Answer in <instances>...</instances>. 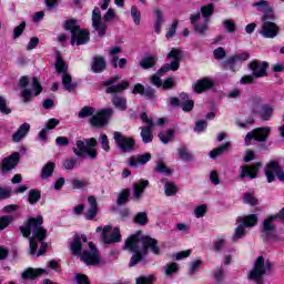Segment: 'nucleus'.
<instances>
[{
	"label": "nucleus",
	"mask_w": 284,
	"mask_h": 284,
	"mask_svg": "<svg viewBox=\"0 0 284 284\" xmlns=\"http://www.w3.org/2000/svg\"><path fill=\"white\" fill-rule=\"evenodd\" d=\"M183 57V53L179 49H172L168 55L166 59H172L170 63L164 64L161 67V69L158 71V74H165V72H176L179 68H181V59Z\"/></svg>",
	"instance_id": "obj_16"
},
{
	"label": "nucleus",
	"mask_w": 284,
	"mask_h": 284,
	"mask_svg": "<svg viewBox=\"0 0 284 284\" xmlns=\"http://www.w3.org/2000/svg\"><path fill=\"white\" fill-rule=\"evenodd\" d=\"M14 221V216L12 215H3L0 217V231L6 230L8 225H10Z\"/></svg>",
	"instance_id": "obj_47"
},
{
	"label": "nucleus",
	"mask_w": 284,
	"mask_h": 284,
	"mask_svg": "<svg viewBox=\"0 0 284 284\" xmlns=\"http://www.w3.org/2000/svg\"><path fill=\"white\" fill-rule=\"evenodd\" d=\"M97 139L91 138L84 141L78 140L75 142V148H73V152L75 156L83 159L84 156H90L91 159H95L98 156L97 153Z\"/></svg>",
	"instance_id": "obj_11"
},
{
	"label": "nucleus",
	"mask_w": 284,
	"mask_h": 284,
	"mask_svg": "<svg viewBox=\"0 0 284 284\" xmlns=\"http://www.w3.org/2000/svg\"><path fill=\"white\" fill-rule=\"evenodd\" d=\"M163 270H164L165 276H172V274H176V272H179V264L174 262L170 264H165Z\"/></svg>",
	"instance_id": "obj_45"
},
{
	"label": "nucleus",
	"mask_w": 284,
	"mask_h": 284,
	"mask_svg": "<svg viewBox=\"0 0 284 284\" xmlns=\"http://www.w3.org/2000/svg\"><path fill=\"white\" fill-rule=\"evenodd\" d=\"M276 19L273 12H267L262 17L263 23L262 29L260 30V34L264 37V39H274L278 37V26L272 21Z\"/></svg>",
	"instance_id": "obj_13"
},
{
	"label": "nucleus",
	"mask_w": 284,
	"mask_h": 284,
	"mask_svg": "<svg viewBox=\"0 0 284 284\" xmlns=\"http://www.w3.org/2000/svg\"><path fill=\"white\" fill-rule=\"evenodd\" d=\"M71 254L80 256V261L85 265H105V261L101 257V253L92 242H88L85 235H74L73 242L70 243Z\"/></svg>",
	"instance_id": "obj_3"
},
{
	"label": "nucleus",
	"mask_w": 284,
	"mask_h": 284,
	"mask_svg": "<svg viewBox=\"0 0 284 284\" xmlns=\"http://www.w3.org/2000/svg\"><path fill=\"white\" fill-rule=\"evenodd\" d=\"M21 154H19V152H16L10 156L4 158L1 164L2 172H10V170H14V168H17V165L19 164Z\"/></svg>",
	"instance_id": "obj_23"
},
{
	"label": "nucleus",
	"mask_w": 284,
	"mask_h": 284,
	"mask_svg": "<svg viewBox=\"0 0 284 284\" xmlns=\"http://www.w3.org/2000/svg\"><path fill=\"white\" fill-rule=\"evenodd\" d=\"M43 217L38 215L37 217L29 219L24 225L20 226V232L24 236V239L29 237V245H30V254L31 256H43L48 251V244L45 241V236L48 231L43 229Z\"/></svg>",
	"instance_id": "obj_1"
},
{
	"label": "nucleus",
	"mask_w": 284,
	"mask_h": 284,
	"mask_svg": "<svg viewBox=\"0 0 284 284\" xmlns=\"http://www.w3.org/2000/svg\"><path fill=\"white\" fill-rule=\"evenodd\" d=\"M156 61L158 59L154 55L145 57L140 61V68L143 70H150V68H154V65H156Z\"/></svg>",
	"instance_id": "obj_38"
},
{
	"label": "nucleus",
	"mask_w": 284,
	"mask_h": 284,
	"mask_svg": "<svg viewBox=\"0 0 284 284\" xmlns=\"http://www.w3.org/2000/svg\"><path fill=\"white\" fill-rule=\"evenodd\" d=\"M153 128L154 126H142L141 128L140 136L143 141V143H152V140L154 139V136L152 135Z\"/></svg>",
	"instance_id": "obj_37"
},
{
	"label": "nucleus",
	"mask_w": 284,
	"mask_h": 284,
	"mask_svg": "<svg viewBox=\"0 0 284 284\" xmlns=\"http://www.w3.org/2000/svg\"><path fill=\"white\" fill-rule=\"evenodd\" d=\"M40 200H41V192H39L38 190L29 191L28 201L31 205H34V203H39Z\"/></svg>",
	"instance_id": "obj_46"
},
{
	"label": "nucleus",
	"mask_w": 284,
	"mask_h": 284,
	"mask_svg": "<svg viewBox=\"0 0 284 284\" xmlns=\"http://www.w3.org/2000/svg\"><path fill=\"white\" fill-rule=\"evenodd\" d=\"M100 141L102 145V150H104V152H110V141H108V135L102 134L100 136Z\"/></svg>",
	"instance_id": "obj_60"
},
{
	"label": "nucleus",
	"mask_w": 284,
	"mask_h": 284,
	"mask_svg": "<svg viewBox=\"0 0 284 284\" xmlns=\"http://www.w3.org/2000/svg\"><path fill=\"white\" fill-rule=\"evenodd\" d=\"M88 203L90 205L89 210L85 213V219L88 221H92L97 214H99V204H97V197L94 196H89L88 197Z\"/></svg>",
	"instance_id": "obj_26"
},
{
	"label": "nucleus",
	"mask_w": 284,
	"mask_h": 284,
	"mask_svg": "<svg viewBox=\"0 0 284 284\" xmlns=\"http://www.w3.org/2000/svg\"><path fill=\"white\" fill-rule=\"evenodd\" d=\"M154 275L140 276L136 278V284H152Z\"/></svg>",
	"instance_id": "obj_58"
},
{
	"label": "nucleus",
	"mask_w": 284,
	"mask_h": 284,
	"mask_svg": "<svg viewBox=\"0 0 284 284\" xmlns=\"http://www.w3.org/2000/svg\"><path fill=\"white\" fill-rule=\"evenodd\" d=\"M239 224L233 234V241H239L247 234V227H254L258 223V216L256 214L245 215L236 220Z\"/></svg>",
	"instance_id": "obj_12"
},
{
	"label": "nucleus",
	"mask_w": 284,
	"mask_h": 284,
	"mask_svg": "<svg viewBox=\"0 0 284 284\" xmlns=\"http://www.w3.org/2000/svg\"><path fill=\"white\" fill-rule=\"evenodd\" d=\"M152 159V154L150 153H145V154H141V155H136L129 158V165L131 168H139V165H145L146 163H149V161Z\"/></svg>",
	"instance_id": "obj_25"
},
{
	"label": "nucleus",
	"mask_w": 284,
	"mask_h": 284,
	"mask_svg": "<svg viewBox=\"0 0 284 284\" xmlns=\"http://www.w3.org/2000/svg\"><path fill=\"white\" fill-rule=\"evenodd\" d=\"M113 139L115 141V145L121 150V152H134V145H136L134 139L128 138L118 131L113 133Z\"/></svg>",
	"instance_id": "obj_19"
},
{
	"label": "nucleus",
	"mask_w": 284,
	"mask_h": 284,
	"mask_svg": "<svg viewBox=\"0 0 284 284\" xmlns=\"http://www.w3.org/2000/svg\"><path fill=\"white\" fill-rule=\"evenodd\" d=\"M159 139L164 145H168V143L174 139V130L159 133Z\"/></svg>",
	"instance_id": "obj_42"
},
{
	"label": "nucleus",
	"mask_w": 284,
	"mask_h": 284,
	"mask_svg": "<svg viewBox=\"0 0 284 284\" xmlns=\"http://www.w3.org/2000/svg\"><path fill=\"white\" fill-rule=\"evenodd\" d=\"M55 70L58 74H62V85L67 92H74L77 90V83L72 82V75L68 73V64L58 54L55 62Z\"/></svg>",
	"instance_id": "obj_14"
},
{
	"label": "nucleus",
	"mask_w": 284,
	"mask_h": 284,
	"mask_svg": "<svg viewBox=\"0 0 284 284\" xmlns=\"http://www.w3.org/2000/svg\"><path fill=\"white\" fill-rule=\"evenodd\" d=\"M95 232H102L101 239L106 245H112V243H121V231L119 227L113 229L106 225L104 227L98 226Z\"/></svg>",
	"instance_id": "obj_17"
},
{
	"label": "nucleus",
	"mask_w": 284,
	"mask_h": 284,
	"mask_svg": "<svg viewBox=\"0 0 284 284\" xmlns=\"http://www.w3.org/2000/svg\"><path fill=\"white\" fill-rule=\"evenodd\" d=\"M212 85H214V82H212V80L202 79L193 84V90L197 94H201V92H205V90H210L212 88Z\"/></svg>",
	"instance_id": "obj_28"
},
{
	"label": "nucleus",
	"mask_w": 284,
	"mask_h": 284,
	"mask_svg": "<svg viewBox=\"0 0 284 284\" xmlns=\"http://www.w3.org/2000/svg\"><path fill=\"white\" fill-rule=\"evenodd\" d=\"M115 12L113 9H109L104 17H101V10L99 8L93 9L92 12V28L97 30L99 37H103L105 34V30H108V24L105 21H112Z\"/></svg>",
	"instance_id": "obj_10"
},
{
	"label": "nucleus",
	"mask_w": 284,
	"mask_h": 284,
	"mask_svg": "<svg viewBox=\"0 0 284 284\" xmlns=\"http://www.w3.org/2000/svg\"><path fill=\"white\" fill-rule=\"evenodd\" d=\"M230 149V142H226L222 145H220L217 149H214L213 151L210 152V158L211 159H216L217 156H221L225 150Z\"/></svg>",
	"instance_id": "obj_44"
},
{
	"label": "nucleus",
	"mask_w": 284,
	"mask_h": 284,
	"mask_svg": "<svg viewBox=\"0 0 284 284\" xmlns=\"http://www.w3.org/2000/svg\"><path fill=\"white\" fill-rule=\"evenodd\" d=\"M247 68L251 70L252 74L241 78L240 83H242V85L254 83V79H263L264 77H267L270 63L261 60H253L247 64Z\"/></svg>",
	"instance_id": "obj_8"
},
{
	"label": "nucleus",
	"mask_w": 284,
	"mask_h": 284,
	"mask_svg": "<svg viewBox=\"0 0 284 284\" xmlns=\"http://www.w3.org/2000/svg\"><path fill=\"white\" fill-rule=\"evenodd\" d=\"M201 12L203 18H201V13H195L191 14L190 20L197 34H205L210 23V17L211 14H214V4L210 3L202 7Z\"/></svg>",
	"instance_id": "obj_7"
},
{
	"label": "nucleus",
	"mask_w": 284,
	"mask_h": 284,
	"mask_svg": "<svg viewBox=\"0 0 284 284\" xmlns=\"http://www.w3.org/2000/svg\"><path fill=\"white\" fill-rule=\"evenodd\" d=\"M19 85L22 88L20 94L23 99V103H30L33 97H39V94L43 92V87L39 83L38 78H33L30 83V78L23 75L19 81Z\"/></svg>",
	"instance_id": "obj_6"
},
{
	"label": "nucleus",
	"mask_w": 284,
	"mask_h": 284,
	"mask_svg": "<svg viewBox=\"0 0 284 284\" xmlns=\"http://www.w3.org/2000/svg\"><path fill=\"white\" fill-rule=\"evenodd\" d=\"M150 185V181L142 180L135 184H133V200L139 201L141 196H143V192H145V189Z\"/></svg>",
	"instance_id": "obj_27"
},
{
	"label": "nucleus",
	"mask_w": 284,
	"mask_h": 284,
	"mask_svg": "<svg viewBox=\"0 0 284 284\" xmlns=\"http://www.w3.org/2000/svg\"><path fill=\"white\" fill-rule=\"evenodd\" d=\"M97 110L92 106H84L82 108L78 116L79 119H88V116H91L90 123L94 128H103V125H108V121H110V118L112 114H114L113 109H104L95 114Z\"/></svg>",
	"instance_id": "obj_4"
},
{
	"label": "nucleus",
	"mask_w": 284,
	"mask_h": 284,
	"mask_svg": "<svg viewBox=\"0 0 284 284\" xmlns=\"http://www.w3.org/2000/svg\"><path fill=\"white\" fill-rule=\"evenodd\" d=\"M62 165L64 170H73L74 168H77V159L67 158L62 161Z\"/></svg>",
	"instance_id": "obj_51"
},
{
	"label": "nucleus",
	"mask_w": 284,
	"mask_h": 284,
	"mask_svg": "<svg viewBox=\"0 0 284 284\" xmlns=\"http://www.w3.org/2000/svg\"><path fill=\"white\" fill-rule=\"evenodd\" d=\"M247 59H250V52H243L230 58L229 63H236V61H247Z\"/></svg>",
	"instance_id": "obj_50"
},
{
	"label": "nucleus",
	"mask_w": 284,
	"mask_h": 284,
	"mask_svg": "<svg viewBox=\"0 0 284 284\" xmlns=\"http://www.w3.org/2000/svg\"><path fill=\"white\" fill-rule=\"evenodd\" d=\"M271 132H272V128L270 126L254 129L253 131L248 132L244 138L245 145H251L252 141L264 143V141H267Z\"/></svg>",
	"instance_id": "obj_18"
},
{
	"label": "nucleus",
	"mask_w": 284,
	"mask_h": 284,
	"mask_svg": "<svg viewBox=\"0 0 284 284\" xmlns=\"http://www.w3.org/2000/svg\"><path fill=\"white\" fill-rule=\"evenodd\" d=\"M181 100L183 112H192L194 109V100H191L185 93L181 94Z\"/></svg>",
	"instance_id": "obj_36"
},
{
	"label": "nucleus",
	"mask_w": 284,
	"mask_h": 284,
	"mask_svg": "<svg viewBox=\"0 0 284 284\" xmlns=\"http://www.w3.org/2000/svg\"><path fill=\"white\" fill-rule=\"evenodd\" d=\"M37 45H39V38L37 37H32L27 45V50H34V48H37Z\"/></svg>",
	"instance_id": "obj_64"
},
{
	"label": "nucleus",
	"mask_w": 284,
	"mask_h": 284,
	"mask_svg": "<svg viewBox=\"0 0 284 284\" xmlns=\"http://www.w3.org/2000/svg\"><path fill=\"white\" fill-rule=\"evenodd\" d=\"M206 128H207V122L205 120H200L195 123L194 132H197V134H201V132H205Z\"/></svg>",
	"instance_id": "obj_55"
},
{
	"label": "nucleus",
	"mask_w": 284,
	"mask_h": 284,
	"mask_svg": "<svg viewBox=\"0 0 284 284\" xmlns=\"http://www.w3.org/2000/svg\"><path fill=\"white\" fill-rule=\"evenodd\" d=\"M30 132V124L23 123L18 131L12 135V142L19 143Z\"/></svg>",
	"instance_id": "obj_30"
},
{
	"label": "nucleus",
	"mask_w": 284,
	"mask_h": 284,
	"mask_svg": "<svg viewBox=\"0 0 284 284\" xmlns=\"http://www.w3.org/2000/svg\"><path fill=\"white\" fill-rule=\"evenodd\" d=\"M261 165H262L261 162H256L251 166L248 165L241 166L240 179H245L246 176L248 179H256L258 174V170H261Z\"/></svg>",
	"instance_id": "obj_24"
},
{
	"label": "nucleus",
	"mask_w": 284,
	"mask_h": 284,
	"mask_svg": "<svg viewBox=\"0 0 284 284\" xmlns=\"http://www.w3.org/2000/svg\"><path fill=\"white\" fill-rule=\"evenodd\" d=\"M222 23L226 32H236V24L234 23V21L226 19Z\"/></svg>",
	"instance_id": "obj_52"
},
{
	"label": "nucleus",
	"mask_w": 284,
	"mask_h": 284,
	"mask_svg": "<svg viewBox=\"0 0 284 284\" xmlns=\"http://www.w3.org/2000/svg\"><path fill=\"white\" fill-rule=\"evenodd\" d=\"M274 174L277 176L278 181H282L284 183V171L278 165V162L272 161L266 165L265 169V176L267 179V183H273L274 181Z\"/></svg>",
	"instance_id": "obj_21"
},
{
	"label": "nucleus",
	"mask_w": 284,
	"mask_h": 284,
	"mask_svg": "<svg viewBox=\"0 0 284 284\" xmlns=\"http://www.w3.org/2000/svg\"><path fill=\"white\" fill-rule=\"evenodd\" d=\"M205 212H207V206L205 205H200L195 207L194 214L196 219H202V216H205Z\"/></svg>",
	"instance_id": "obj_59"
},
{
	"label": "nucleus",
	"mask_w": 284,
	"mask_h": 284,
	"mask_svg": "<svg viewBox=\"0 0 284 284\" xmlns=\"http://www.w3.org/2000/svg\"><path fill=\"white\" fill-rule=\"evenodd\" d=\"M133 94H140L143 97V93H145V87L141 83H136L132 90Z\"/></svg>",
	"instance_id": "obj_63"
},
{
	"label": "nucleus",
	"mask_w": 284,
	"mask_h": 284,
	"mask_svg": "<svg viewBox=\"0 0 284 284\" xmlns=\"http://www.w3.org/2000/svg\"><path fill=\"white\" fill-rule=\"evenodd\" d=\"M225 245H227V239L225 236H220L213 241V250L215 252H223Z\"/></svg>",
	"instance_id": "obj_40"
},
{
	"label": "nucleus",
	"mask_w": 284,
	"mask_h": 284,
	"mask_svg": "<svg viewBox=\"0 0 284 284\" xmlns=\"http://www.w3.org/2000/svg\"><path fill=\"white\" fill-rule=\"evenodd\" d=\"M131 17L135 23V26H139L141 23V12L136 7L131 8Z\"/></svg>",
	"instance_id": "obj_54"
},
{
	"label": "nucleus",
	"mask_w": 284,
	"mask_h": 284,
	"mask_svg": "<svg viewBox=\"0 0 284 284\" xmlns=\"http://www.w3.org/2000/svg\"><path fill=\"white\" fill-rule=\"evenodd\" d=\"M244 203H246L247 205H256L257 200L256 197H254V195H252V193H245Z\"/></svg>",
	"instance_id": "obj_61"
},
{
	"label": "nucleus",
	"mask_w": 284,
	"mask_h": 284,
	"mask_svg": "<svg viewBox=\"0 0 284 284\" xmlns=\"http://www.w3.org/2000/svg\"><path fill=\"white\" fill-rule=\"evenodd\" d=\"M60 121L52 118L47 122V125L44 126V129L49 132V130H54L57 128V125H59Z\"/></svg>",
	"instance_id": "obj_62"
},
{
	"label": "nucleus",
	"mask_w": 284,
	"mask_h": 284,
	"mask_svg": "<svg viewBox=\"0 0 284 284\" xmlns=\"http://www.w3.org/2000/svg\"><path fill=\"white\" fill-rule=\"evenodd\" d=\"M273 221H276L275 215L268 216L262 224V236L270 241V239H276V226Z\"/></svg>",
	"instance_id": "obj_22"
},
{
	"label": "nucleus",
	"mask_w": 284,
	"mask_h": 284,
	"mask_svg": "<svg viewBox=\"0 0 284 284\" xmlns=\"http://www.w3.org/2000/svg\"><path fill=\"white\" fill-rule=\"evenodd\" d=\"M273 270L274 264H272L270 260L258 256L254 262L253 268L248 272V281L263 284V276L272 274Z\"/></svg>",
	"instance_id": "obj_5"
},
{
	"label": "nucleus",
	"mask_w": 284,
	"mask_h": 284,
	"mask_svg": "<svg viewBox=\"0 0 284 284\" xmlns=\"http://www.w3.org/2000/svg\"><path fill=\"white\" fill-rule=\"evenodd\" d=\"M112 104L114 105V108H116L118 110H121L122 112H125V110H128V99L119 94L113 95Z\"/></svg>",
	"instance_id": "obj_31"
},
{
	"label": "nucleus",
	"mask_w": 284,
	"mask_h": 284,
	"mask_svg": "<svg viewBox=\"0 0 284 284\" xmlns=\"http://www.w3.org/2000/svg\"><path fill=\"white\" fill-rule=\"evenodd\" d=\"M179 189L176 187L175 183L165 182L164 183V193L166 196H175Z\"/></svg>",
	"instance_id": "obj_43"
},
{
	"label": "nucleus",
	"mask_w": 284,
	"mask_h": 284,
	"mask_svg": "<svg viewBox=\"0 0 284 284\" xmlns=\"http://www.w3.org/2000/svg\"><path fill=\"white\" fill-rule=\"evenodd\" d=\"M178 156L181 159V161H185L186 163L194 161V154H192L186 146H181L178 149Z\"/></svg>",
	"instance_id": "obj_35"
},
{
	"label": "nucleus",
	"mask_w": 284,
	"mask_h": 284,
	"mask_svg": "<svg viewBox=\"0 0 284 284\" xmlns=\"http://www.w3.org/2000/svg\"><path fill=\"white\" fill-rule=\"evenodd\" d=\"M155 172H159L160 174H165L166 176H170V174H172V171H170V169H168V166H165V164L163 163L156 164Z\"/></svg>",
	"instance_id": "obj_56"
},
{
	"label": "nucleus",
	"mask_w": 284,
	"mask_h": 284,
	"mask_svg": "<svg viewBox=\"0 0 284 284\" xmlns=\"http://www.w3.org/2000/svg\"><path fill=\"white\" fill-rule=\"evenodd\" d=\"M23 30H26V22H22L13 29V39H19V37L23 34Z\"/></svg>",
	"instance_id": "obj_57"
},
{
	"label": "nucleus",
	"mask_w": 284,
	"mask_h": 284,
	"mask_svg": "<svg viewBox=\"0 0 284 284\" xmlns=\"http://www.w3.org/2000/svg\"><path fill=\"white\" fill-rule=\"evenodd\" d=\"M64 30L71 32V45H85L90 41V33L87 30H81L74 20L67 21Z\"/></svg>",
	"instance_id": "obj_9"
},
{
	"label": "nucleus",
	"mask_w": 284,
	"mask_h": 284,
	"mask_svg": "<svg viewBox=\"0 0 284 284\" xmlns=\"http://www.w3.org/2000/svg\"><path fill=\"white\" fill-rule=\"evenodd\" d=\"M263 100L261 98H255L251 101V108L253 114H257L261 121H270L272 116H274V106L270 104H263Z\"/></svg>",
	"instance_id": "obj_15"
},
{
	"label": "nucleus",
	"mask_w": 284,
	"mask_h": 284,
	"mask_svg": "<svg viewBox=\"0 0 284 284\" xmlns=\"http://www.w3.org/2000/svg\"><path fill=\"white\" fill-rule=\"evenodd\" d=\"M130 196V191L123 190L118 197V205H125L128 203V199Z\"/></svg>",
	"instance_id": "obj_53"
},
{
	"label": "nucleus",
	"mask_w": 284,
	"mask_h": 284,
	"mask_svg": "<svg viewBox=\"0 0 284 284\" xmlns=\"http://www.w3.org/2000/svg\"><path fill=\"white\" fill-rule=\"evenodd\" d=\"M0 112L1 114H11L12 113V109H10V106H8V100H6V98L0 95Z\"/></svg>",
	"instance_id": "obj_48"
},
{
	"label": "nucleus",
	"mask_w": 284,
	"mask_h": 284,
	"mask_svg": "<svg viewBox=\"0 0 284 284\" xmlns=\"http://www.w3.org/2000/svg\"><path fill=\"white\" fill-rule=\"evenodd\" d=\"M71 185L73 190H83V187H88L90 185V182L85 179H72Z\"/></svg>",
	"instance_id": "obj_41"
},
{
	"label": "nucleus",
	"mask_w": 284,
	"mask_h": 284,
	"mask_svg": "<svg viewBox=\"0 0 284 284\" xmlns=\"http://www.w3.org/2000/svg\"><path fill=\"white\" fill-rule=\"evenodd\" d=\"M91 70L94 74H101L105 70V59L101 57H94L91 62Z\"/></svg>",
	"instance_id": "obj_29"
},
{
	"label": "nucleus",
	"mask_w": 284,
	"mask_h": 284,
	"mask_svg": "<svg viewBox=\"0 0 284 284\" xmlns=\"http://www.w3.org/2000/svg\"><path fill=\"white\" fill-rule=\"evenodd\" d=\"M119 79H121V77L115 75L104 82V85H108L105 89L106 94H116L119 92H123V90H128V88L130 87V83H128V81H122L115 84Z\"/></svg>",
	"instance_id": "obj_20"
},
{
	"label": "nucleus",
	"mask_w": 284,
	"mask_h": 284,
	"mask_svg": "<svg viewBox=\"0 0 284 284\" xmlns=\"http://www.w3.org/2000/svg\"><path fill=\"white\" fill-rule=\"evenodd\" d=\"M41 274H45V270L30 267L22 272V278H37V276H41Z\"/></svg>",
	"instance_id": "obj_34"
},
{
	"label": "nucleus",
	"mask_w": 284,
	"mask_h": 284,
	"mask_svg": "<svg viewBox=\"0 0 284 284\" xmlns=\"http://www.w3.org/2000/svg\"><path fill=\"white\" fill-rule=\"evenodd\" d=\"M120 52H121V47H111L109 51L113 68H119V55L116 54H120Z\"/></svg>",
	"instance_id": "obj_39"
},
{
	"label": "nucleus",
	"mask_w": 284,
	"mask_h": 284,
	"mask_svg": "<svg viewBox=\"0 0 284 284\" xmlns=\"http://www.w3.org/2000/svg\"><path fill=\"white\" fill-rule=\"evenodd\" d=\"M124 250L132 252L133 255L130 260L129 267H134L139 265L143 260V256H148L149 250L159 256L161 254V248H159V242L143 233L138 232L126 239Z\"/></svg>",
	"instance_id": "obj_2"
},
{
	"label": "nucleus",
	"mask_w": 284,
	"mask_h": 284,
	"mask_svg": "<svg viewBox=\"0 0 284 284\" xmlns=\"http://www.w3.org/2000/svg\"><path fill=\"white\" fill-rule=\"evenodd\" d=\"M57 166V164H54V162H48L41 170V174L40 178L42 179V181H45L47 179H50V176H52V174H54V168Z\"/></svg>",
	"instance_id": "obj_33"
},
{
	"label": "nucleus",
	"mask_w": 284,
	"mask_h": 284,
	"mask_svg": "<svg viewBox=\"0 0 284 284\" xmlns=\"http://www.w3.org/2000/svg\"><path fill=\"white\" fill-rule=\"evenodd\" d=\"M134 223H138V225H148V213H138L134 217Z\"/></svg>",
	"instance_id": "obj_49"
},
{
	"label": "nucleus",
	"mask_w": 284,
	"mask_h": 284,
	"mask_svg": "<svg viewBox=\"0 0 284 284\" xmlns=\"http://www.w3.org/2000/svg\"><path fill=\"white\" fill-rule=\"evenodd\" d=\"M154 17H155V23H154V30L156 34L161 33V26L165 22V19L163 18V10L156 8L154 9Z\"/></svg>",
	"instance_id": "obj_32"
}]
</instances>
